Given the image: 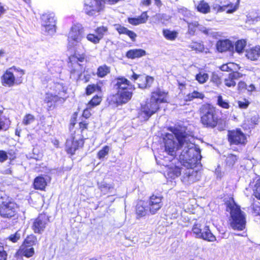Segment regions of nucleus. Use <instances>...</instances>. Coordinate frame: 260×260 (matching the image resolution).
<instances>
[{
  "label": "nucleus",
  "mask_w": 260,
  "mask_h": 260,
  "mask_svg": "<svg viewBox=\"0 0 260 260\" xmlns=\"http://www.w3.org/2000/svg\"><path fill=\"white\" fill-rule=\"evenodd\" d=\"M238 87L239 90H242L246 88V84L244 82L240 81L238 84Z\"/></svg>",
  "instance_id": "0e129e2a"
},
{
  "label": "nucleus",
  "mask_w": 260,
  "mask_h": 260,
  "mask_svg": "<svg viewBox=\"0 0 260 260\" xmlns=\"http://www.w3.org/2000/svg\"><path fill=\"white\" fill-rule=\"evenodd\" d=\"M102 101L101 97L98 95L94 96L88 104V108L91 109L93 107L99 105Z\"/></svg>",
  "instance_id": "4c0bfd02"
},
{
  "label": "nucleus",
  "mask_w": 260,
  "mask_h": 260,
  "mask_svg": "<svg viewBox=\"0 0 260 260\" xmlns=\"http://www.w3.org/2000/svg\"><path fill=\"white\" fill-rule=\"evenodd\" d=\"M86 39L88 41L94 44H98L100 41V39L98 37V36L92 34H88L86 36Z\"/></svg>",
  "instance_id": "c03bdc74"
},
{
  "label": "nucleus",
  "mask_w": 260,
  "mask_h": 260,
  "mask_svg": "<svg viewBox=\"0 0 260 260\" xmlns=\"http://www.w3.org/2000/svg\"><path fill=\"white\" fill-rule=\"evenodd\" d=\"M49 222V218L46 214H40L33 221L32 229L34 232L35 233H42Z\"/></svg>",
  "instance_id": "4468645a"
},
{
  "label": "nucleus",
  "mask_w": 260,
  "mask_h": 260,
  "mask_svg": "<svg viewBox=\"0 0 260 260\" xmlns=\"http://www.w3.org/2000/svg\"><path fill=\"white\" fill-rule=\"evenodd\" d=\"M168 102V93L158 89L151 93L150 100L141 107L139 117L147 120L159 108L161 103Z\"/></svg>",
  "instance_id": "f03ea898"
},
{
  "label": "nucleus",
  "mask_w": 260,
  "mask_h": 260,
  "mask_svg": "<svg viewBox=\"0 0 260 260\" xmlns=\"http://www.w3.org/2000/svg\"><path fill=\"white\" fill-rule=\"evenodd\" d=\"M18 205L10 198L2 197L0 198V216L3 218H10L17 213Z\"/></svg>",
  "instance_id": "423d86ee"
},
{
  "label": "nucleus",
  "mask_w": 260,
  "mask_h": 260,
  "mask_svg": "<svg viewBox=\"0 0 260 260\" xmlns=\"http://www.w3.org/2000/svg\"><path fill=\"white\" fill-rule=\"evenodd\" d=\"M202 156L199 159V161L194 165L191 166H185L186 169L183 171V174L181 176V181L185 185H190L192 184L201 179V173L193 169L196 165L200 163ZM185 167V166H184Z\"/></svg>",
  "instance_id": "1a4fd4ad"
},
{
  "label": "nucleus",
  "mask_w": 260,
  "mask_h": 260,
  "mask_svg": "<svg viewBox=\"0 0 260 260\" xmlns=\"http://www.w3.org/2000/svg\"><path fill=\"white\" fill-rule=\"evenodd\" d=\"M20 232L19 231H17L15 234L11 235L7 239L13 243H16L20 239Z\"/></svg>",
  "instance_id": "a18cd8bd"
},
{
  "label": "nucleus",
  "mask_w": 260,
  "mask_h": 260,
  "mask_svg": "<svg viewBox=\"0 0 260 260\" xmlns=\"http://www.w3.org/2000/svg\"><path fill=\"white\" fill-rule=\"evenodd\" d=\"M36 238L34 236H29L27 237L25 239L23 245H25L26 246H32L36 242Z\"/></svg>",
  "instance_id": "37998d69"
},
{
  "label": "nucleus",
  "mask_w": 260,
  "mask_h": 260,
  "mask_svg": "<svg viewBox=\"0 0 260 260\" xmlns=\"http://www.w3.org/2000/svg\"><path fill=\"white\" fill-rule=\"evenodd\" d=\"M169 130L172 133L166 134L163 140L165 152L170 156V158L175 161L176 151L180 148L182 151L177 159L182 165H194L201 157V151L194 144V138L186 133L185 127L180 125L170 127Z\"/></svg>",
  "instance_id": "f257e3e1"
},
{
  "label": "nucleus",
  "mask_w": 260,
  "mask_h": 260,
  "mask_svg": "<svg viewBox=\"0 0 260 260\" xmlns=\"http://www.w3.org/2000/svg\"><path fill=\"white\" fill-rule=\"evenodd\" d=\"M229 141L232 144H245L246 139L245 135L240 130L229 132Z\"/></svg>",
  "instance_id": "f3484780"
},
{
  "label": "nucleus",
  "mask_w": 260,
  "mask_h": 260,
  "mask_svg": "<svg viewBox=\"0 0 260 260\" xmlns=\"http://www.w3.org/2000/svg\"><path fill=\"white\" fill-rule=\"evenodd\" d=\"M242 76V74L238 72H233L224 79L225 85L228 87H235L236 85L235 80H238Z\"/></svg>",
  "instance_id": "6ab92c4d"
},
{
  "label": "nucleus",
  "mask_w": 260,
  "mask_h": 260,
  "mask_svg": "<svg viewBox=\"0 0 260 260\" xmlns=\"http://www.w3.org/2000/svg\"><path fill=\"white\" fill-rule=\"evenodd\" d=\"M7 254L4 250V247L0 246V260H6Z\"/></svg>",
  "instance_id": "6e6d98bb"
},
{
  "label": "nucleus",
  "mask_w": 260,
  "mask_h": 260,
  "mask_svg": "<svg viewBox=\"0 0 260 260\" xmlns=\"http://www.w3.org/2000/svg\"><path fill=\"white\" fill-rule=\"evenodd\" d=\"M145 81L146 82V84L143 85H141L140 84H139V86L140 88H145L147 87L148 85L149 86L153 82V78L151 77L147 76L145 78Z\"/></svg>",
  "instance_id": "5fc2aeb1"
},
{
  "label": "nucleus",
  "mask_w": 260,
  "mask_h": 260,
  "mask_svg": "<svg viewBox=\"0 0 260 260\" xmlns=\"http://www.w3.org/2000/svg\"><path fill=\"white\" fill-rule=\"evenodd\" d=\"M200 31H202L205 35H208L209 34V31H210V29L207 28L205 26L203 25H200L198 26Z\"/></svg>",
  "instance_id": "052dcab7"
},
{
  "label": "nucleus",
  "mask_w": 260,
  "mask_h": 260,
  "mask_svg": "<svg viewBox=\"0 0 260 260\" xmlns=\"http://www.w3.org/2000/svg\"><path fill=\"white\" fill-rule=\"evenodd\" d=\"M110 72L109 67L106 65L100 66L97 71V75L98 77L103 78L109 74Z\"/></svg>",
  "instance_id": "72a5a7b5"
},
{
  "label": "nucleus",
  "mask_w": 260,
  "mask_h": 260,
  "mask_svg": "<svg viewBox=\"0 0 260 260\" xmlns=\"http://www.w3.org/2000/svg\"><path fill=\"white\" fill-rule=\"evenodd\" d=\"M197 10L203 14H207L210 12V7L209 4L205 1H201L196 6Z\"/></svg>",
  "instance_id": "bb28decb"
},
{
  "label": "nucleus",
  "mask_w": 260,
  "mask_h": 260,
  "mask_svg": "<svg viewBox=\"0 0 260 260\" xmlns=\"http://www.w3.org/2000/svg\"><path fill=\"white\" fill-rule=\"evenodd\" d=\"M162 34L164 37L170 41H174L178 36V33L176 31H171L168 29L162 30Z\"/></svg>",
  "instance_id": "c756f323"
},
{
  "label": "nucleus",
  "mask_w": 260,
  "mask_h": 260,
  "mask_svg": "<svg viewBox=\"0 0 260 260\" xmlns=\"http://www.w3.org/2000/svg\"><path fill=\"white\" fill-rule=\"evenodd\" d=\"M211 81L217 85H218L221 83V80L220 77L217 74L215 73H213L212 75Z\"/></svg>",
  "instance_id": "603ef678"
},
{
  "label": "nucleus",
  "mask_w": 260,
  "mask_h": 260,
  "mask_svg": "<svg viewBox=\"0 0 260 260\" xmlns=\"http://www.w3.org/2000/svg\"><path fill=\"white\" fill-rule=\"evenodd\" d=\"M151 4V0H143L141 4L145 6H149Z\"/></svg>",
  "instance_id": "69168bd1"
},
{
  "label": "nucleus",
  "mask_w": 260,
  "mask_h": 260,
  "mask_svg": "<svg viewBox=\"0 0 260 260\" xmlns=\"http://www.w3.org/2000/svg\"><path fill=\"white\" fill-rule=\"evenodd\" d=\"M165 161L167 162L168 160L171 161L169 164L167 162L162 163V165L165 167L164 175L167 179H174L176 177H178L181 174L180 168L174 165L176 160H178L177 158H175V161L172 160V158L167 159V157H165Z\"/></svg>",
  "instance_id": "9b49d317"
},
{
  "label": "nucleus",
  "mask_w": 260,
  "mask_h": 260,
  "mask_svg": "<svg viewBox=\"0 0 260 260\" xmlns=\"http://www.w3.org/2000/svg\"><path fill=\"white\" fill-rule=\"evenodd\" d=\"M166 16V15L165 14H156L154 17L158 20H161L165 17Z\"/></svg>",
  "instance_id": "774afa93"
},
{
  "label": "nucleus",
  "mask_w": 260,
  "mask_h": 260,
  "mask_svg": "<svg viewBox=\"0 0 260 260\" xmlns=\"http://www.w3.org/2000/svg\"><path fill=\"white\" fill-rule=\"evenodd\" d=\"M108 28L106 26H102L97 27L94 31L96 33V35L100 39V40L103 38L105 34L107 32Z\"/></svg>",
  "instance_id": "e433bc0d"
},
{
  "label": "nucleus",
  "mask_w": 260,
  "mask_h": 260,
  "mask_svg": "<svg viewBox=\"0 0 260 260\" xmlns=\"http://www.w3.org/2000/svg\"><path fill=\"white\" fill-rule=\"evenodd\" d=\"M10 125V121L9 119L4 116L2 112L0 111V131H6Z\"/></svg>",
  "instance_id": "c85d7f7f"
},
{
  "label": "nucleus",
  "mask_w": 260,
  "mask_h": 260,
  "mask_svg": "<svg viewBox=\"0 0 260 260\" xmlns=\"http://www.w3.org/2000/svg\"><path fill=\"white\" fill-rule=\"evenodd\" d=\"M136 210V214L139 217L145 216L148 211L146 204L142 201H140L137 204Z\"/></svg>",
  "instance_id": "b1692460"
},
{
  "label": "nucleus",
  "mask_w": 260,
  "mask_h": 260,
  "mask_svg": "<svg viewBox=\"0 0 260 260\" xmlns=\"http://www.w3.org/2000/svg\"><path fill=\"white\" fill-rule=\"evenodd\" d=\"M18 252L27 257H29L34 255L35 251L34 248L32 247L26 246L25 245H22L18 251Z\"/></svg>",
  "instance_id": "a878e982"
},
{
  "label": "nucleus",
  "mask_w": 260,
  "mask_h": 260,
  "mask_svg": "<svg viewBox=\"0 0 260 260\" xmlns=\"http://www.w3.org/2000/svg\"><path fill=\"white\" fill-rule=\"evenodd\" d=\"M35 121V117L32 115L27 114L24 117L23 123L25 125H28Z\"/></svg>",
  "instance_id": "09e8293b"
},
{
  "label": "nucleus",
  "mask_w": 260,
  "mask_h": 260,
  "mask_svg": "<svg viewBox=\"0 0 260 260\" xmlns=\"http://www.w3.org/2000/svg\"><path fill=\"white\" fill-rule=\"evenodd\" d=\"M246 57L251 60H256L260 59V47L255 46L246 51Z\"/></svg>",
  "instance_id": "4be33fe9"
},
{
  "label": "nucleus",
  "mask_w": 260,
  "mask_h": 260,
  "mask_svg": "<svg viewBox=\"0 0 260 260\" xmlns=\"http://www.w3.org/2000/svg\"><path fill=\"white\" fill-rule=\"evenodd\" d=\"M216 47L217 50L220 52L234 49L233 44L231 41L228 39L219 40L216 43Z\"/></svg>",
  "instance_id": "aec40b11"
},
{
  "label": "nucleus",
  "mask_w": 260,
  "mask_h": 260,
  "mask_svg": "<svg viewBox=\"0 0 260 260\" xmlns=\"http://www.w3.org/2000/svg\"><path fill=\"white\" fill-rule=\"evenodd\" d=\"M237 158L236 155L230 154L226 159V162L229 166H233L236 161Z\"/></svg>",
  "instance_id": "8fccbe9b"
},
{
  "label": "nucleus",
  "mask_w": 260,
  "mask_h": 260,
  "mask_svg": "<svg viewBox=\"0 0 260 260\" xmlns=\"http://www.w3.org/2000/svg\"><path fill=\"white\" fill-rule=\"evenodd\" d=\"M83 145V140L80 134L72 136L66 142V149L68 153L73 155L75 151Z\"/></svg>",
  "instance_id": "f8f14e48"
},
{
  "label": "nucleus",
  "mask_w": 260,
  "mask_h": 260,
  "mask_svg": "<svg viewBox=\"0 0 260 260\" xmlns=\"http://www.w3.org/2000/svg\"><path fill=\"white\" fill-rule=\"evenodd\" d=\"M134 90L117 91V93L111 97V102L117 105L127 103L132 98Z\"/></svg>",
  "instance_id": "ddd939ff"
},
{
  "label": "nucleus",
  "mask_w": 260,
  "mask_h": 260,
  "mask_svg": "<svg viewBox=\"0 0 260 260\" xmlns=\"http://www.w3.org/2000/svg\"><path fill=\"white\" fill-rule=\"evenodd\" d=\"M188 47L193 50L199 52H203L204 50V46L201 43L192 42L188 45Z\"/></svg>",
  "instance_id": "c9c22d12"
},
{
  "label": "nucleus",
  "mask_w": 260,
  "mask_h": 260,
  "mask_svg": "<svg viewBox=\"0 0 260 260\" xmlns=\"http://www.w3.org/2000/svg\"><path fill=\"white\" fill-rule=\"evenodd\" d=\"M202 224L201 223H195L192 227V231L197 238L203 239L209 242L216 241L215 236L211 233L209 226H204V231L201 233Z\"/></svg>",
  "instance_id": "9d476101"
},
{
  "label": "nucleus",
  "mask_w": 260,
  "mask_h": 260,
  "mask_svg": "<svg viewBox=\"0 0 260 260\" xmlns=\"http://www.w3.org/2000/svg\"><path fill=\"white\" fill-rule=\"evenodd\" d=\"M199 26V23L197 21L192 22H188V32L191 35H194L196 28Z\"/></svg>",
  "instance_id": "58836bf2"
},
{
  "label": "nucleus",
  "mask_w": 260,
  "mask_h": 260,
  "mask_svg": "<svg viewBox=\"0 0 260 260\" xmlns=\"http://www.w3.org/2000/svg\"><path fill=\"white\" fill-rule=\"evenodd\" d=\"M217 104L223 108L228 109L230 107L228 101L226 100H224L221 95H219L217 98Z\"/></svg>",
  "instance_id": "a19ab883"
},
{
  "label": "nucleus",
  "mask_w": 260,
  "mask_h": 260,
  "mask_svg": "<svg viewBox=\"0 0 260 260\" xmlns=\"http://www.w3.org/2000/svg\"><path fill=\"white\" fill-rule=\"evenodd\" d=\"M24 75L23 70L13 67L7 70L2 77V83L4 86L11 87L15 84L22 83V77Z\"/></svg>",
  "instance_id": "39448f33"
},
{
  "label": "nucleus",
  "mask_w": 260,
  "mask_h": 260,
  "mask_svg": "<svg viewBox=\"0 0 260 260\" xmlns=\"http://www.w3.org/2000/svg\"><path fill=\"white\" fill-rule=\"evenodd\" d=\"M209 77V75L207 73L201 71L196 75L195 79L200 84H202L208 81Z\"/></svg>",
  "instance_id": "2f4dec72"
},
{
  "label": "nucleus",
  "mask_w": 260,
  "mask_h": 260,
  "mask_svg": "<svg viewBox=\"0 0 260 260\" xmlns=\"http://www.w3.org/2000/svg\"><path fill=\"white\" fill-rule=\"evenodd\" d=\"M99 87L95 85H89L87 86L86 89V94L88 95L92 94L96 89H98Z\"/></svg>",
  "instance_id": "864d4df0"
},
{
  "label": "nucleus",
  "mask_w": 260,
  "mask_h": 260,
  "mask_svg": "<svg viewBox=\"0 0 260 260\" xmlns=\"http://www.w3.org/2000/svg\"><path fill=\"white\" fill-rule=\"evenodd\" d=\"M98 187L104 194L110 192L114 188V185L112 184H108L105 182L98 183Z\"/></svg>",
  "instance_id": "cd10ccee"
},
{
  "label": "nucleus",
  "mask_w": 260,
  "mask_h": 260,
  "mask_svg": "<svg viewBox=\"0 0 260 260\" xmlns=\"http://www.w3.org/2000/svg\"><path fill=\"white\" fill-rule=\"evenodd\" d=\"M84 37V29L82 25L79 24L72 26L68 36V47L69 48H75L76 52L74 55L71 56L69 59L71 62L79 61L83 62L85 59V54H78L76 52L77 46L81 44V41Z\"/></svg>",
  "instance_id": "20e7f679"
},
{
  "label": "nucleus",
  "mask_w": 260,
  "mask_h": 260,
  "mask_svg": "<svg viewBox=\"0 0 260 260\" xmlns=\"http://www.w3.org/2000/svg\"><path fill=\"white\" fill-rule=\"evenodd\" d=\"M46 182L45 179L42 177H37L34 181V185L35 188L37 189L42 190L46 185Z\"/></svg>",
  "instance_id": "7c9ffc66"
},
{
  "label": "nucleus",
  "mask_w": 260,
  "mask_h": 260,
  "mask_svg": "<svg viewBox=\"0 0 260 260\" xmlns=\"http://www.w3.org/2000/svg\"><path fill=\"white\" fill-rule=\"evenodd\" d=\"M226 210L230 213V225L235 230L242 231L246 226V215L233 200L225 203Z\"/></svg>",
  "instance_id": "7ed1b4c3"
},
{
  "label": "nucleus",
  "mask_w": 260,
  "mask_h": 260,
  "mask_svg": "<svg viewBox=\"0 0 260 260\" xmlns=\"http://www.w3.org/2000/svg\"><path fill=\"white\" fill-rule=\"evenodd\" d=\"M90 113L88 109H86L84 110L83 113V116L84 117L87 118L90 116Z\"/></svg>",
  "instance_id": "338daca9"
},
{
  "label": "nucleus",
  "mask_w": 260,
  "mask_h": 260,
  "mask_svg": "<svg viewBox=\"0 0 260 260\" xmlns=\"http://www.w3.org/2000/svg\"><path fill=\"white\" fill-rule=\"evenodd\" d=\"M162 197L153 194L148 201L149 212L151 214H154L162 206Z\"/></svg>",
  "instance_id": "dca6fc26"
},
{
  "label": "nucleus",
  "mask_w": 260,
  "mask_h": 260,
  "mask_svg": "<svg viewBox=\"0 0 260 260\" xmlns=\"http://www.w3.org/2000/svg\"><path fill=\"white\" fill-rule=\"evenodd\" d=\"M246 45V42L244 40H240L235 43V51L240 54L243 52Z\"/></svg>",
  "instance_id": "f704fd0d"
},
{
  "label": "nucleus",
  "mask_w": 260,
  "mask_h": 260,
  "mask_svg": "<svg viewBox=\"0 0 260 260\" xmlns=\"http://www.w3.org/2000/svg\"><path fill=\"white\" fill-rule=\"evenodd\" d=\"M125 35H127L132 40V41H135L137 37V35L135 32L128 29L127 30Z\"/></svg>",
  "instance_id": "13d9d810"
},
{
  "label": "nucleus",
  "mask_w": 260,
  "mask_h": 260,
  "mask_svg": "<svg viewBox=\"0 0 260 260\" xmlns=\"http://www.w3.org/2000/svg\"><path fill=\"white\" fill-rule=\"evenodd\" d=\"M128 22L134 25H139V22L138 21L137 18H129L128 19Z\"/></svg>",
  "instance_id": "680f3d73"
},
{
  "label": "nucleus",
  "mask_w": 260,
  "mask_h": 260,
  "mask_svg": "<svg viewBox=\"0 0 260 260\" xmlns=\"http://www.w3.org/2000/svg\"><path fill=\"white\" fill-rule=\"evenodd\" d=\"M201 122L207 127H214L218 123V118L214 108L210 105H204L201 108Z\"/></svg>",
  "instance_id": "0eeeda50"
},
{
  "label": "nucleus",
  "mask_w": 260,
  "mask_h": 260,
  "mask_svg": "<svg viewBox=\"0 0 260 260\" xmlns=\"http://www.w3.org/2000/svg\"><path fill=\"white\" fill-rule=\"evenodd\" d=\"M54 92L53 93L54 94H57L59 96L62 95V93H63L64 90L62 86L60 84H55L54 86Z\"/></svg>",
  "instance_id": "49530a36"
},
{
  "label": "nucleus",
  "mask_w": 260,
  "mask_h": 260,
  "mask_svg": "<svg viewBox=\"0 0 260 260\" xmlns=\"http://www.w3.org/2000/svg\"><path fill=\"white\" fill-rule=\"evenodd\" d=\"M88 123H87L86 121H82L79 123V127L81 129V132L83 131L85 129H86L87 127Z\"/></svg>",
  "instance_id": "e2e57ef3"
},
{
  "label": "nucleus",
  "mask_w": 260,
  "mask_h": 260,
  "mask_svg": "<svg viewBox=\"0 0 260 260\" xmlns=\"http://www.w3.org/2000/svg\"><path fill=\"white\" fill-rule=\"evenodd\" d=\"M110 150V147L108 146H105L102 149L100 150L98 153V157L99 159L103 158L107 155Z\"/></svg>",
  "instance_id": "79ce46f5"
},
{
  "label": "nucleus",
  "mask_w": 260,
  "mask_h": 260,
  "mask_svg": "<svg viewBox=\"0 0 260 260\" xmlns=\"http://www.w3.org/2000/svg\"><path fill=\"white\" fill-rule=\"evenodd\" d=\"M115 29L119 32L120 34H125L127 30L128 29L127 28L121 26L120 24H115L114 25Z\"/></svg>",
  "instance_id": "3c124183"
},
{
  "label": "nucleus",
  "mask_w": 260,
  "mask_h": 260,
  "mask_svg": "<svg viewBox=\"0 0 260 260\" xmlns=\"http://www.w3.org/2000/svg\"><path fill=\"white\" fill-rule=\"evenodd\" d=\"M104 7L103 0H84L83 11L89 16H96L104 10Z\"/></svg>",
  "instance_id": "6e6552de"
},
{
  "label": "nucleus",
  "mask_w": 260,
  "mask_h": 260,
  "mask_svg": "<svg viewBox=\"0 0 260 260\" xmlns=\"http://www.w3.org/2000/svg\"><path fill=\"white\" fill-rule=\"evenodd\" d=\"M41 19L45 30L50 35L54 34L56 30L54 15L53 14H43Z\"/></svg>",
  "instance_id": "2eb2a0df"
},
{
  "label": "nucleus",
  "mask_w": 260,
  "mask_h": 260,
  "mask_svg": "<svg viewBox=\"0 0 260 260\" xmlns=\"http://www.w3.org/2000/svg\"><path fill=\"white\" fill-rule=\"evenodd\" d=\"M148 17L146 12H143L140 16L137 17L139 24L146 23Z\"/></svg>",
  "instance_id": "de8ad7c7"
},
{
  "label": "nucleus",
  "mask_w": 260,
  "mask_h": 260,
  "mask_svg": "<svg viewBox=\"0 0 260 260\" xmlns=\"http://www.w3.org/2000/svg\"><path fill=\"white\" fill-rule=\"evenodd\" d=\"M253 190L255 197L260 199V178L256 180L253 188Z\"/></svg>",
  "instance_id": "ea45409f"
},
{
  "label": "nucleus",
  "mask_w": 260,
  "mask_h": 260,
  "mask_svg": "<svg viewBox=\"0 0 260 260\" xmlns=\"http://www.w3.org/2000/svg\"><path fill=\"white\" fill-rule=\"evenodd\" d=\"M146 55V51L142 49H131L128 51L126 56L127 58L134 59L142 57Z\"/></svg>",
  "instance_id": "5701e85b"
},
{
  "label": "nucleus",
  "mask_w": 260,
  "mask_h": 260,
  "mask_svg": "<svg viewBox=\"0 0 260 260\" xmlns=\"http://www.w3.org/2000/svg\"><path fill=\"white\" fill-rule=\"evenodd\" d=\"M239 2L240 0H237V4L235 5L232 4L223 6L216 5V6L214 7V9H217V11L218 12H223L226 11L227 13H232L238 9Z\"/></svg>",
  "instance_id": "412c9836"
},
{
  "label": "nucleus",
  "mask_w": 260,
  "mask_h": 260,
  "mask_svg": "<svg viewBox=\"0 0 260 260\" xmlns=\"http://www.w3.org/2000/svg\"><path fill=\"white\" fill-rule=\"evenodd\" d=\"M249 102L248 101H239L238 106L241 109H246L249 105Z\"/></svg>",
  "instance_id": "bf43d9fd"
},
{
  "label": "nucleus",
  "mask_w": 260,
  "mask_h": 260,
  "mask_svg": "<svg viewBox=\"0 0 260 260\" xmlns=\"http://www.w3.org/2000/svg\"><path fill=\"white\" fill-rule=\"evenodd\" d=\"M63 100L61 96H59L57 94H54L53 93H47L45 97V102L48 104V106L51 107L52 103H56L59 101Z\"/></svg>",
  "instance_id": "393cba45"
},
{
  "label": "nucleus",
  "mask_w": 260,
  "mask_h": 260,
  "mask_svg": "<svg viewBox=\"0 0 260 260\" xmlns=\"http://www.w3.org/2000/svg\"><path fill=\"white\" fill-rule=\"evenodd\" d=\"M8 155L6 151L0 150V162H3L8 159Z\"/></svg>",
  "instance_id": "4d7b16f0"
},
{
  "label": "nucleus",
  "mask_w": 260,
  "mask_h": 260,
  "mask_svg": "<svg viewBox=\"0 0 260 260\" xmlns=\"http://www.w3.org/2000/svg\"><path fill=\"white\" fill-rule=\"evenodd\" d=\"M205 95L202 92L194 90L186 95V101H191L194 99H203Z\"/></svg>",
  "instance_id": "473e14b6"
},
{
  "label": "nucleus",
  "mask_w": 260,
  "mask_h": 260,
  "mask_svg": "<svg viewBox=\"0 0 260 260\" xmlns=\"http://www.w3.org/2000/svg\"><path fill=\"white\" fill-rule=\"evenodd\" d=\"M115 86L117 91L135 89V86L129 80L123 77H118L116 79V83Z\"/></svg>",
  "instance_id": "a211bd4d"
}]
</instances>
